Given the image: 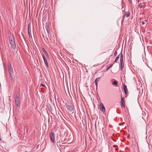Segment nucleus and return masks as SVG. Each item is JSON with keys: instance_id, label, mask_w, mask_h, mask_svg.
<instances>
[{"instance_id": "f257e3e1", "label": "nucleus", "mask_w": 152, "mask_h": 152, "mask_svg": "<svg viewBox=\"0 0 152 152\" xmlns=\"http://www.w3.org/2000/svg\"><path fill=\"white\" fill-rule=\"evenodd\" d=\"M49 137L50 140L52 143L55 142V133L53 130H52L51 132L49 133Z\"/></svg>"}, {"instance_id": "f03ea898", "label": "nucleus", "mask_w": 152, "mask_h": 152, "mask_svg": "<svg viewBox=\"0 0 152 152\" xmlns=\"http://www.w3.org/2000/svg\"><path fill=\"white\" fill-rule=\"evenodd\" d=\"M120 55H121L120 56V70H122V69L124 67V64L123 62V55L122 53V51H121V53Z\"/></svg>"}, {"instance_id": "7ed1b4c3", "label": "nucleus", "mask_w": 152, "mask_h": 152, "mask_svg": "<svg viewBox=\"0 0 152 152\" xmlns=\"http://www.w3.org/2000/svg\"><path fill=\"white\" fill-rule=\"evenodd\" d=\"M10 43L11 45L12 48L13 49H15L16 48V45L15 42V39L10 37Z\"/></svg>"}, {"instance_id": "20e7f679", "label": "nucleus", "mask_w": 152, "mask_h": 152, "mask_svg": "<svg viewBox=\"0 0 152 152\" xmlns=\"http://www.w3.org/2000/svg\"><path fill=\"white\" fill-rule=\"evenodd\" d=\"M67 109L69 111L72 112L74 109V105L71 103H69L66 105Z\"/></svg>"}, {"instance_id": "39448f33", "label": "nucleus", "mask_w": 152, "mask_h": 152, "mask_svg": "<svg viewBox=\"0 0 152 152\" xmlns=\"http://www.w3.org/2000/svg\"><path fill=\"white\" fill-rule=\"evenodd\" d=\"M15 101L16 104L18 107H19L20 105L19 99L18 95L17 94L16 95V97L15 98Z\"/></svg>"}, {"instance_id": "423d86ee", "label": "nucleus", "mask_w": 152, "mask_h": 152, "mask_svg": "<svg viewBox=\"0 0 152 152\" xmlns=\"http://www.w3.org/2000/svg\"><path fill=\"white\" fill-rule=\"evenodd\" d=\"M8 69L10 77H12V75L13 73V70L12 69V67L10 64H9L8 65Z\"/></svg>"}, {"instance_id": "0eeeda50", "label": "nucleus", "mask_w": 152, "mask_h": 152, "mask_svg": "<svg viewBox=\"0 0 152 152\" xmlns=\"http://www.w3.org/2000/svg\"><path fill=\"white\" fill-rule=\"evenodd\" d=\"M130 14L129 12H125L123 16L122 20H124L125 16H126L127 17H128L130 16Z\"/></svg>"}, {"instance_id": "6e6552de", "label": "nucleus", "mask_w": 152, "mask_h": 152, "mask_svg": "<svg viewBox=\"0 0 152 152\" xmlns=\"http://www.w3.org/2000/svg\"><path fill=\"white\" fill-rule=\"evenodd\" d=\"M99 108L103 112L105 111V108L104 107L102 103H101L99 105Z\"/></svg>"}, {"instance_id": "1a4fd4ad", "label": "nucleus", "mask_w": 152, "mask_h": 152, "mask_svg": "<svg viewBox=\"0 0 152 152\" xmlns=\"http://www.w3.org/2000/svg\"><path fill=\"white\" fill-rule=\"evenodd\" d=\"M121 106L122 107H125V104L124 101V97H122V95H121Z\"/></svg>"}, {"instance_id": "9d476101", "label": "nucleus", "mask_w": 152, "mask_h": 152, "mask_svg": "<svg viewBox=\"0 0 152 152\" xmlns=\"http://www.w3.org/2000/svg\"><path fill=\"white\" fill-rule=\"evenodd\" d=\"M42 56V57H43V59L44 60L45 63L46 67H48V63L47 62V59L44 55H43Z\"/></svg>"}, {"instance_id": "9b49d317", "label": "nucleus", "mask_w": 152, "mask_h": 152, "mask_svg": "<svg viewBox=\"0 0 152 152\" xmlns=\"http://www.w3.org/2000/svg\"><path fill=\"white\" fill-rule=\"evenodd\" d=\"M45 28L47 31V33L48 34H49V32H50V27L49 26V25L48 23H46V26H45Z\"/></svg>"}, {"instance_id": "f8f14e48", "label": "nucleus", "mask_w": 152, "mask_h": 152, "mask_svg": "<svg viewBox=\"0 0 152 152\" xmlns=\"http://www.w3.org/2000/svg\"><path fill=\"white\" fill-rule=\"evenodd\" d=\"M100 79V77L96 78L94 82L95 83V85L96 86V88L97 87V83L99 81Z\"/></svg>"}, {"instance_id": "ddd939ff", "label": "nucleus", "mask_w": 152, "mask_h": 152, "mask_svg": "<svg viewBox=\"0 0 152 152\" xmlns=\"http://www.w3.org/2000/svg\"><path fill=\"white\" fill-rule=\"evenodd\" d=\"M124 90L125 92V94H127L128 93V90L127 89L126 86L124 84Z\"/></svg>"}, {"instance_id": "4468645a", "label": "nucleus", "mask_w": 152, "mask_h": 152, "mask_svg": "<svg viewBox=\"0 0 152 152\" xmlns=\"http://www.w3.org/2000/svg\"><path fill=\"white\" fill-rule=\"evenodd\" d=\"M43 51L45 54V55L47 56V57H48V55L47 53L46 52V51L44 49V48H42Z\"/></svg>"}, {"instance_id": "2eb2a0df", "label": "nucleus", "mask_w": 152, "mask_h": 152, "mask_svg": "<svg viewBox=\"0 0 152 152\" xmlns=\"http://www.w3.org/2000/svg\"><path fill=\"white\" fill-rule=\"evenodd\" d=\"M28 31L29 32V31H31V25L30 23H29L28 25Z\"/></svg>"}, {"instance_id": "dca6fc26", "label": "nucleus", "mask_w": 152, "mask_h": 152, "mask_svg": "<svg viewBox=\"0 0 152 152\" xmlns=\"http://www.w3.org/2000/svg\"><path fill=\"white\" fill-rule=\"evenodd\" d=\"M117 82L116 80L114 81V82L112 83V85L113 86H116L117 85Z\"/></svg>"}, {"instance_id": "f3484780", "label": "nucleus", "mask_w": 152, "mask_h": 152, "mask_svg": "<svg viewBox=\"0 0 152 152\" xmlns=\"http://www.w3.org/2000/svg\"><path fill=\"white\" fill-rule=\"evenodd\" d=\"M119 58V57L118 56L115 59V62H116L117 61V60H118Z\"/></svg>"}, {"instance_id": "a211bd4d", "label": "nucleus", "mask_w": 152, "mask_h": 152, "mask_svg": "<svg viewBox=\"0 0 152 152\" xmlns=\"http://www.w3.org/2000/svg\"><path fill=\"white\" fill-rule=\"evenodd\" d=\"M113 65H112L110 66H108L106 69V71H107Z\"/></svg>"}, {"instance_id": "6ab92c4d", "label": "nucleus", "mask_w": 152, "mask_h": 152, "mask_svg": "<svg viewBox=\"0 0 152 152\" xmlns=\"http://www.w3.org/2000/svg\"><path fill=\"white\" fill-rule=\"evenodd\" d=\"M28 34L29 36V37L30 38V35H31V31H29V32H28Z\"/></svg>"}, {"instance_id": "aec40b11", "label": "nucleus", "mask_w": 152, "mask_h": 152, "mask_svg": "<svg viewBox=\"0 0 152 152\" xmlns=\"http://www.w3.org/2000/svg\"><path fill=\"white\" fill-rule=\"evenodd\" d=\"M139 7L140 8H141L143 6H142V4H140L139 5Z\"/></svg>"}, {"instance_id": "412c9836", "label": "nucleus", "mask_w": 152, "mask_h": 152, "mask_svg": "<svg viewBox=\"0 0 152 152\" xmlns=\"http://www.w3.org/2000/svg\"><path fill=\"white\" fill-rule=\"evenodd\" d=\"M117 51H116L115 53H114V56H116L117 55Z\"/></svg>"}, {"instance_id": "4be33fe9", "label": "nucleus", "mask_w": 152, "mask_h": 152, "mask_svg": "<svg viewBox=\"0 0 152 152\" xmlns=\"http://www.w3.org/2000/svg\"><path fill=\"white\" fill-rule=\"evenodd\" d=\"M113 147L115 148V150H116L117 148L116 147H118L116 145H115L113 146Z\"/></svg>"}, {"instance_id": "5701e85b", "label": "nucleus", "mask_w": 152, "mask_h": 152, "mask_svg": "<svg viewBox=\"0 0 152 152\" xmlns=\"http://www.w3.org/2000/svg\"><path fill=\"white\" fill-rule=\"evenodd\" d=\"M40 86H43V87H45V85L42 84H41L40 85Z\"/></svg>"}, {"instance_id": "b1692460", "label": "nucleus", "mask_w": 152, "mask_h": 152, "mask_svg": "<svg viewBox=\"0 0 152 152\" xmlns=\"http://www.w3.org/2000/svg\"><path fill=\"white\" fill-rule=\"evenodd\" d=\"M142 25H144L145 24V23L144 21H142Z\"/></svg>"}, {"instance_id": "393cba45", "label": "nucleus", "mask_w": 152, "mask_h": 152, "mask_svg": "<svg viewBox=\"0 0 152 152\" xmlns=\"http://www.w3.org/2000/svg\"><path fill=\"white\" fill-rule=\"evenodd\" d=\"M4 67H5V65H6V64H4Z\"/></svg>"}, {"instance_id": "a878e982", "label": "nucleus", "mask_w": 152, "mask_h": 152, "mask_svg": "<svg viewBox=\"0 0 152 152\" xmlns=\"http://www.w3.org/2000/svg\"><path fill=\"white\" fill-rule=\"evenodd\" d=\"M26 152H27V151H26Z\"/></svg>"}]
</instances>
